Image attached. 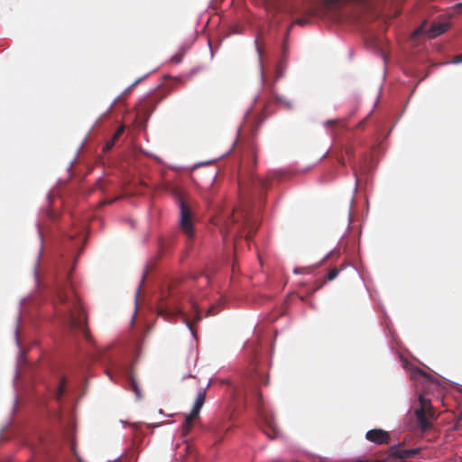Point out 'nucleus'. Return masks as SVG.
Here are the masks:
<instances>
[{"label":"nucleus","mask_w":462,"mask_h":462,"mask_svg":"<svg viewBox=\"0 0 462 462\" xmlns=\"http://www.w3.org/2000/svg\"><path fill=\"white\" fill-rule=\"evenodd\" d=\"M448 28L449 23L448 22H434L427 31V35L429 38H435L444 33Z\"/></svg>","instance_id":"7"},{"label":"nucleus","mask_w":462,"mask_h":462,"mask_svg":"<svg viewBox=\"0 0 462 462\" xmlns=\"http://www.w3.org/2000/svg\"><path fill=\"white\" fill-rule=\"evenodd\" d=\"M257 161V148L254 143L248 144L243 156L242 163L245 168L239 178V195L241 207L233 213V222L237 221L238 217L243 218V225L249 228L245 236L247 241L252 240L256 222L251 218V202L263 201L271 185L270 177H260L254 172Z\"/></svg>","instance_id":"1"},{"label":"nucleus","mask_w":462,"mask_h":462,"mask_svg":"<svg viewBox=\"0 0 462 462\" xmlns=\"http://www.w3.org/2000/svg\"><path fill=\"white\" fill-rule=\"evenodd\" d=\"M143 280H144V276L143 277V280H142V282H143ZM141 286H142V283H140V284H139L138 290H137V291H136V299L138 298V294H139V291H140Z\"/></svg>","instance_id":"23"},{"label":"nucleus","mask_w":462,"mask_h":462,"mask_svg":"<svg viewBox=\"0 0 462 462\" xmlns=\"http://www.w3.org/2000/svg\"><path fill=\"white\" fill-rule=\"evenodd\" d=\"M367 440L377 445L387 444L390 441V435L387 431L381 429L370 430L366 432Z\"/></svg>","instance_id":"6"},{"label":"nucleus","mask_w":462,"mask_h":462,"mask_svg":"<svg viewBox=\"0 0 462 462\" xmlns=\"http://www.w3.org/2000/svg\"><path fill=\"white\" fill-rule=\"evenodd\" d=\"M257 51H258L259 56L261 57L263 54V51L260 46H257Z\"/></svg>","instance_id":"24"},{"label":"nucleus","mask_w":462,"mask_h":462,"mask_svg":"<svg viewBox=\"0 0 462 462\" xmlns=\"http://www.w3.org/2000/svg\"><path fill=\"white\" fill-rule=\"evenodd\" d=\"M326 124L327 125H338L342 128L345 127V124L342 121H340V120H328Z\"/></svg>","instance_id":"19"},{"label":"nucleus","mask_w":462,"mask_h":462,"mask_svg":"<svg viewBox=\"0 0 462 462\" xmlns=\"http://www.w3.org/2000/svg\"><path fill=\"white\" fill-rule=\"evenodd\" d=\"M65 387H66V380H65V378H61V380L60 382L59 388L55 393V398L57 399V401H60L61 399V397L65 392Z\"/></svg>","instance_id":"12"},{"label":"nucleus","mask_w":462,"mask_h":462,"mask_svg":"<svg viewBox=\"0 0 462 462\" xmlns=\"http://www.w3.org/2000/svg\"><path fill=\"white\" fill-rule=\"evenodd\" d=\"M258 377V380L260 381V383L263 385H268L269 384V378L268 376H265V375H263V374H259L257 375Z\"/></svg>","instance_id":"18"},{"label":"nucleus","mask_w":462,"mask_h":462,"mask_svg":"<svg viewBox=\"0 0 462 462\" xmlns=\"http://www.w3.org/2000/svg\"><path fill=\"white\" fill-rule=\"evenodd\" d=\"M419 451V448L396 449L393 452V455L397 458L405 459L415 457Z\"/></svg>","instance_id":"10"},{"label":"nucleus","mask_w":462,"mask_h":462,"mask_svg":"<svg viewBox=\"0 0 462 462\" xmlns=\"http://www.w3.org/2000/svg\"><path fill=\"white\" fill-rule=\"evenodd\" d=\"M141 81V79L135 80V82L133 84V85H136L137 83H139Z\"/></svg>","instance_id":"27"},{"label":"nucleus","mask_w":462,"mask_h":462,"mask_svg":"<svg viewBox=\"0 0 462 462\" xmlns=\"http://www.w3.org/2000/svg\"><path fill=\"white\" fill-rule=\"evenodd\" d=\"M257 396H258L259 400L261 401L262 395H261V393L259 392H257Z\"/></svg>","instance_id":"25"},{"label":"nucleus","mask_w":462,"mask_h":462,"mask_svg":"<svg viewBox=\"0 0 462 462\" xmlns=\"http://www.w3.org/2000/svg\"><path fill=\"white\" fill-rule=\"evenodd\" d=\"M345 152L346 154L347 155V157L349 158V161H350V165H351V168L353 170V172H354V175L356 176L357 175V169H356V164L351 161L352 157L354 156V148L352 146H347L346 147V150H345Z\"/></svg>","instance_id":"11"},{"label":"nucleus","mask_w":462,"mask_h":462,"mask_svg":"<svg viewBox=\"0 0 462 462\" xmlns=\"http://www.w3.org/2000/svg\"><path fill=\"white\" fill-rule=\"evenodd\" d=\"M178 455L180 458L185 459L196 457V450L192 444L183 441L178 446Z\"/></svg>","instance_id":"8"},{"label":"nucleus","mask_w":462,"mask_h":462,"mask_svg":"<svg viewBox=\"0 0 462 462\" xmlns=\"http://www.w3.org/2000/svg\"><path fill=\"white\" fill-rule=\"evenodd\" d=\"M115 143H116V142L114 140H112V139L108 140L105 143V145L103 147V151L107 152V151L111 150L113 148V146L115 145Z\"/></svg>","instance_id":"17"},{"label":"nucleus","mask_w":462,"mask_h":462,"mask_svg":"<svg viewBox=\"0 0 462 462\" xmlns=\"http://www.w3.org/2000/svg\"><path fill=\"white\" fill-rule=\"evenodd\" d=\"M218 311L217 310V307L216 306H211L208 310V316H212V315H216Z\"/></svg>","instance_id":"21"},{"label":"nucleus","mask_w":462,"mask_h":462,"mask_svg":"<svg viewBox=\"0 0 462 462\" xmlns=\"http://www.w3.org/2000/svg\"><path fill=\"white\" fill-rule=\"evenodd\" d=\"M57 298L60 303L66 305L67 320L69 326L82 331L85 337L89 339L88 329L86 326L87 317L72 285L68 282L62 288H59Z\"/></svg>","instance_id":"2"},{"label":"nucleus","mask_w":462,"mask_h":462,"mask_svg":"<svg viewBox=\"0 0 462 462\" xmlns=\"http://www.w3.org/2000/svg\"><path fill=\"white\" fill-rule=\"evenodd\" d=\"M124 132H125V126L124 125L119 126L116 129V131L115 132V134L111 139L114 140L115 142H116L119 139V137L124 134Z\"/></svg>","instance_id":"15"},{"label":"nucleus","mask_w":462,"mask_h":462,"mask_svg":"<svg viewBox=\"0 0 462 462\" xmlns=\"http://www.w3.org/2000/svg\"><path fill=\"white\" fill-rule=\"evenodd\" d=\"M331 5H337L340 3L354 2L359 5L364 10L370 11L374 8L375 0H328Z\"/></svg>","instance_id":"9"},{"label":"nucleus","mask_w":462,"mask_h":462,"mask_svg":"<svg viewBox=\"0 0 462 462\" xmlns=\"http://www.w3.org/2000/svg\"><path fill=\"white\" fill-rule=\"evenodd\" d=\"M205 400H206V392L200 391L197 395V398L195 400V402L193 404V408H192L190 413L186 415L185 421L182 425V434L183 435H187L189 432V430L191 429L192 422L199 416L200 410L205 402Z\"/></svg>","instance_id":"5"},{"label":"nucleus","mask_w":462,"mask_h":462,"mask_svg":"<svg viewBox=\"0 0 462 462\" xmlns=\"http://www.w3.org/2000/svg\"><path fill=\"white\" fill-rule=\"evenodd\" d=\"M130 387H131L132 392L134 393L136 398L141 399V397H142L141 389L138 386L137 383L134 379H131Z\"/></svg>","instance_id":"13"},{"label":"nucleus","mask_w":462,"mask_h":462,"mask_svg":"<svg viewBox=\"0 0 462 462\" xmlns=\"http://www.w3.org/2000/svg\"><path fill=\"white\" fill-rule=\"evenodd\" d=\"M182 57H183L182 52L176 53L175 55H173L171 57V61L175 64H179L182 60Z\"/></svg>","instance_id":"16"},{"label":"nucleus","mask_w":462,"mask_h":462,"mask_svg":"<svg viewBox=\"0 0 462 462\" xmlns=\"http://www.w3.org/2000/svg\"><path fill=\"white\" fill-rule=\"evenodd\" d=\"M453 64H458L462 62V54L456 55L450 61Z\"/></svg>","instance_id":"20"},{"label":"nucleus","mask_w":462,"mask_h":462,"mask_svg":"<svg viewBox=\"0 0 462 462\" xmlns=\"http://www.w3.org/2000/svg\"><path fill=\"white\" fill-rule=\"evenodd\" d=\"M415 414L422 431L430 430L432 426V421L437 419V414L431 402L423 395L419 397V407L416 408Z\"/></svg>","instance_id":"3"},{"label":"nucleus","mask_w":462,"mask_h":462,"mask_svg":"<svg viewBox=\"0 0 462 462\" xmlns=\"http://www.w3.org/2000/svg\"><path fill=\"white\" fill-rule=\"evenodd\" d=\"M457 7L462 8V3L457 5Z\"/></svg>","instance_id":"28"},{"label":"nucleus","mask_w":462,"mask_h":462,"mask_svg":"<svg viewBox=\"0 0 462 462\" xmlns=\"http://www.w3.org/2000/svg\"><path fill=\"white\" fill-rule=\"evenodd\" d=\"M417 372H418L419 374H423V375L425 374H424L421 370H420V369H417Z\"/></svg>","instance_id":"26"},{"label":"nucleus","mask_w":462,"mask_h":462,"mask_svg":"<svg viewBox=\"0 0 462 462\" xmlns=\"http://www.w3.org/2000/svg\"><path fill=\"white\" fill-rule=\"evenodd\" d=\"M179 206L180 209V228L188 239H192L194 236V224L191 209L181 198L179 199Z\"/></svg>","instance_id":"4"},{"label":"nucleus","mask_w":462,"mask_h":462,"mask_svg":"<svg viewBox=\"0 0 462 462\" xmlns=\"http://www.w3.org/2000/svg\"><path fill=\"white\" fill-rule=\"evenodd\" d=\"M337 161H338V163H339L341 166H343V167H345V166H346V161H345V159H344L343 157L338 158V160H337Z\"/></svg>","instance_id":"22"},{"label":"nucleus","mask_w":462,"mask_h":462,"mask_svg":"<svg viewBox=\"0 0 462 462\" xmlns=\"http://www.w3.org/2000/svg\"><path fill=\"white\" fill-rule=\"evenodd\" d=\"M338 273L339 271L337 268L330 269L323 282L325 283L327 281L334 280L337 276Z\"/></svg>","instance_id":"14"}]
</instances>
